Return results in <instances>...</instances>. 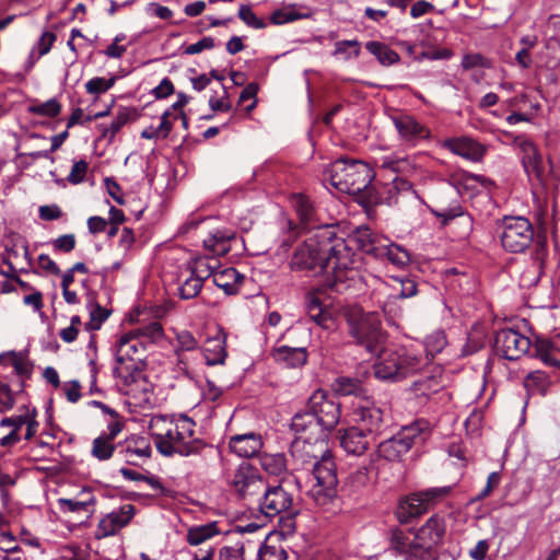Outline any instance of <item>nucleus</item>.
Masks as SVG:
<instances>
[{"label":"nucleus","mask_w":560,"mask_h":560,"mask_svg":"<svg viewBox=\"0 0 560 560\" xmlns=\"http://www.w3.org/2000/svg\"><path fill=\"white\" fill-rule=\"evenodd\" d=\"M354 254L342 237L336 235L334 225L323 224L310 231L308 236L295 249L290 267L292 270L305 271L317 276L331 269L327 285L339 292L352 272Z\"/></svg>","instance_id":"nucleus-1"},{"label":"nucleus","mask_w":560,"mask_h":560,"mask_svg":"<svg viewBox=\"0 0 560 560\" xmlns=\"http://www.w3.org/2000/svg\"><path fill=\"white\" fill-rule=\"evenodd\" d=\"M290 454L301 468H313L315 483L310 490V497L315 505L329 515L338 514L342 505L337 493L336 464L329 453L327 438L299 435L291 443Z\"/></svg>","instance_id":"nucleus-2"},{"label":"nucleus","mask_w":560,"mask_h":560,"mask_svg":"<svg viewBox=\"0 0 560 560\" xmlns=\"http://www.w3.org/2000/svg\"><path fill=\"white\" fill-rule=\"evenodd\" d=\"M195 428L196 422L185 415H156L149 423L156 450L164 456L199 454L206 443L196 436Z\"/></svg>","instance_id":"nucleus-3"},{"label":"nucleus","mask_w":560,"mask_h":560,"mask_svg":"<svg viewBox=\"0 0 560 560\" xmlns=\"http://www.w3.org/2000/svg\"><path fill=\"white\" fill-rule=\"evenodd\" d=\"M147 347L144 340H140L132 331L122 334L116 342V366L114 376L119 378L126 387L125 393L137 397L138 390L143 393V400H148L147 383L141 378L139 363L144 358Z\"/></svg>","instance_id":"nucleus-4"},{"label":"nucleus","mask_w":560,"mask_h":560,"mask_svg":"<svg viewBox=\"0 0 560 560\" xmlns=\"http://www.w3.org/2000/svg\"><path fill=\"white\" fill-rule=\"evenodd\" d=\"M397 517L401 527L393 534V545L400 553L407 556L406 560H418L420 552L419 533L412 522L418 523L420 515V495L413 493L400 500L397 508Z\"/></svg>","instance_id":"nucleus-5"},{"label":"nucleus","mask_w":560,"mask_h":560,"mask_svg":"<svg viewBox=\"0 0 560 560\" xmlns=\"http://www.w3.org/2000/svg\"><path fill=\"white\" fill-rule=\"evenodd\" d=\"M419 434L420 428L417 423H412L410 427L402 428L395 436L380 443L376 453L371 459V471L386 480L388 478L387 468H389V465L399 463L402 459L415 444Z\"/></svg>","instance_id":"nucleus-6"},{"label":"nucleus","mask_w":560,"mask_h":560,"mask_svg":"<svg viewBox=\"0 0 560 560\" xmlns=\"http://www.w3.org/2000/svg\"><path fill=\"white\" fill-rule=\"evenodd\" d=\"M345 318L348 332L354 341L363 346L369 352H376L385 338L380 314L364 312L362 307L353 305L345 310Z\"/></svg>","instance_id":"nucleus-7"},{"label":"nucleus","mask_w":560,"mask_h":560,"mask_svg":"<svg viewBox=\"0 0 560 560\" xmlns=\"http://www.w3.org/2000/svg\"><path fill=\"white\" fill-rule=\"evenodd\" d=\"M327 176L339 191L358 195L371 184L372 171L361 161L339 159L329 165Z\"/></svg>","instance_id":"nucleus-8"},{"label":"nucleus","mask_w":560,"mask_h":560,"mask_svg":"<svg viewBox=\"0 0 560 560\" xmlns=\"http://www.w3.org/2000/svg\"><path fill=\"white\" fill-rule=\"evenodd\" d=\"M255 503H257L259 512L266 517L272 518L285 514L289 530L294 528L293 516L299 513V510L294 503L293 493L282 485L270 486L266 482V488H264Z\"/></svg>","instance_id":"nucleus-9"},{"label":"nucleus","mask_w":560,"mask_h":560,"mask_svg":"<svg viewBox=\"0 0 560 560\" xmlns=\"http://www.w3.org/2000/svg\"><path fill=\"white\" fill-rule=\"evenodd\" d=\"M229 485L238 498L255 503L266 488V480L256 467L242 463L231 474Z\"/></svg>","instance_id":"nucleus-10"},{"label":"nucleus","mask_w":560,"mask_h":560,"mask_svg":"<svg viewBox=\"0 0 560 560\" xmlns=\"http://www.w3.org/2000/svg\"><path fill=\"white\" fill-rule=\"evenodd\" d=\"M534 242V228L524 217H510L503 221L501 243L511 253H523Z\"/></svg>","instance_id":"nucleus-11"},{"label":"nucleus","mask_w":560,"mask_h":560,"mask_svg":"<svg viewBox=\"0 0 560 560\" xmlns=\"http://www.w3.org/2000/svg\"><path fill=\"white\" fill-rule=\"evenodd\" d=\"M431 212L441 220V226L450 221L464 215V208L460 203L459 191L448 183H442L430 205H427Z\"/></svg>","instance_id":"nucleus-12"},{"label":"nucleus","mask_w":560,"mask_h":560,"mask_svg":"<svg viewBox=\"0 0 560 560\" xmlns=\"http://www.w3.org/2000/svg\"><path fill=\"white\" fill-rule=\"evenodd\" d=\"M418 370L417 359L402 358L396 352L383 351L374 364V375L383 381H399Z\"/></svg>","instance_id":"nucleus-13"},{"label":"nucleus","mask_w":560,"mask_h":560,"mask_svg":"<svg viewBox=\"0 0 560 560\" xmlns=\"http://www.w3.org/2000/svg\"><path fill=\"white\" fill-rule=\"evenodd\" d=\"M307 405L326 435L339 423L340 405L326 392L322 389L314 392L308 398Z\"/></svg>","instance_id":"nucleus-14"},{"label":"nucleus","mask_w":560,"mask_h":560,"mask_svg":"<svg viewBox=\"0 0 560 560\" xmlns=\"http://www.w3.org/2000/svg\"><path fill=\"white\" fill-rule=\"evenodd\" d=\"M493 347L502 358L517 360L529 351L532 342L517 330L503 328L495 334Z\"/></svg>","instance_id":"nucleus-15"},{"label":"nucleus","mask_w":560,"mask_h":560,"mask_svg":"<svg viewBox=\"0 0 560 560\" xmlns=\"http://www.w3.org/2000/svg\"><path fill=\"white\" fill-rule=\"evenodd\" d=\"M513 144L521 151V162L529 179L535 178L542 183L545 178V167L542 156L537 145L527 137L520 135L513 138Z\"/></svg>","instance_id":"nucleus-16"},{"label":"nucleus","mask_w":560,"mask_h":560,"mask_svg":"<svg viewBox=\"0 0 560 560\" xmlns=\"http://www.w3.org/2000/svg\"><path fill=\"white\" fill-rule=\"evenodd\" d=\"M151 454L150 441L144 436L131 435L117 444L116 457L128 465H142Z\"/></svg>","instance_id":"nucleus-17"},{"label":"nucleus","mask_w":560,"mask_h":560,"mask_svg":"<svg viewBox=\"0 0 560 560\" xmlns=\"http://www.w3.org/2000/svg\"><path fill=\"white\" fill-rule=\"evenodd\" d=\"M353 421L354 427H361L368 434L376 436L383 423V411L369 397H363L354 405Z\"/></svg>","instance_id":"nucleus-18"},{"label":"nucleus","mask_w":560,"mask_h":560,"mask_svg":"<svg viewBox=\"0 0 560 560\" xmlns=\"http://www.w3.org/2000/svg\"><path fill=\"white\" fill-rule=\"evenodd\" d=\"M136 514L135 505L127 503L119 509L107 513L102 517L95 530V538L103 539L116 535L120 529L126 527Z\"/></svg>","instance_id":"nucleus-19"},{"label":"nucleus","mask_w":560,"mask_h":560,"mask_svg":"<svg viewBox=\"0 0 560 560\" xmlns=\"http://www.w3.org/2000/svg\"><path fill=\"white\" fill-rule=\"evenodd\" d=\"M445 530V521L438 515L431 516L422 525V560H436L433 549L442 544Z\"/></svg>","instance_id":"nucleus-20"},{"label":"nucleus","mask_w":560,"mask_h":560,"mask_svg":"<svg viewBox=\"0 0 560 560\" xmlns=\"http://www.w3.org/2000/svg\"><path fill=\"white\" fill-rule=\"evenodd\" d=\"M444 147L452 153L471 162H480L487 148L470 137L452 138L444 141Z\"/></svg>","instance_id":"nucleus-21"},{"label":"nucleus","mask_w":560,"mask_h":560,"mask_svg":"<svg viewBox=\"0 0 560 560\" xmlns=\"http://www.w3.org/2000/svg\"><path fill=\"white\" fill-rule=\"evenodd\" d=\"M375 436L368 434L361 427H350L340 435V446L351 455L360 456L374 442Z\"/></svg>","instance_id":"nucleus-22"},{"label":"nucleus","mask_w":560,"mask_h":560,"mask_svg":"<svg viewBox=\"0 0 560 560\" xmlns=\"http://www.w3.org/2000/svg\"><path fill=\"white\" fill-rule=\"evenodd\" d=\"M264 446L259 433L248 432L230 438L229 448L240 457L250 458L257 456Z\"/></svg>","instance_id":"nucleus-23"},{"label":"nucleus","mask_w":560,"mask_h":560,"mask_svg":"<svg viewBox=\"0 0 560 560\" xmlns=\"http://www.w3.org/2000/svg\"><path fill=\"white\" fill-rule=\"evenodd\" d=\"M352 240L362 252L375 258L387 244V237L373 232L368 225L358 226L352 234Z\"/></svg>","instance_id":"nucleus-24"},{"label":"nucleus","mask_w":560,"mask_h":560,"mask_svg":"<svg viewBox=\"0 0 560 560\" xmlns=\"http://www.w3.org/2000/svg\"><path fill=\"white\" fill-rule=\"evenodd\" d=\"M95 502V497L88 489H83L73 499H58V505L62 513H77L86 520L92 516Z\"/></svg>","instance_id":"nucleus-25"},{"label":"nucleus","mask_w":560,"mask_h":560,"mask_svg":"<svg viewBox=\"0 0 560 560\" xmlns=\"http://www.w3.org/2000/svg\"><path fill=\"white\" fill-rule=\"evenodd\" d=\"M291 428L299 435L311 436L312 439L327 438L323 429L319 427L312 410H310L308 405H306L304 410L294 415L292 418Z\"/></svg>","instance_id":"nucleus-26"},{"label":"nucleus","mask_w":560,"mask_h":560,"mask_svg":"<svg viewBox=\"0 0 560 560\" xmlns=\"http://www.w3.org/2000/svg\"><path fill=\"white\" fill-rule=\"evenodd\" d=\"M271 357L287 369H298L307 362V351L304 347L279 346L272 349Z\"/></svg>","instance_id":"nucleus-27"},{"label":"nucleus","mask_w":560,"mask_h":560,"mask_svg":"<svg viewBox=\"0 0 560 560\" xmlns=\"http://www.w3.org/2000/svg\"><path fill=\"white\" fill-rule=\"evenodd\" d=\"M203 355L208 365L223 364L228 355L226 336L219 330L213 337H209L203 346Z\"/></svg>","instance_id":"nucleus-28"},{"label":"nucleus","mask_w":560,"mask_h":560,"mask_svg":"<svg viewBox=\"0 0 560 560\" xmlns=\"http://www.w3.org/2000/svg\"><path fill=\"white\" fill-rule=\"evenodd\" d=\"M23 409L25 410L23 413L7 417L0 421L1 428L7 427L11 429V431L7 435L0 439V445L2 447L9 448L20 442L21 436L19 434V431L24 425V423L28 421L27 410L30 409L26 406L23 407Z\"/></svg>","instance_id":"nucleus-29"},{"label":"nucleus","mask_w":560,"mask_h":560,"mask_svg":"<svg viewBox=\"0 0 560 560\" xmlns=\"http://www.w3.org/2000/svg\"><path fill=\"white\" fill-rule=\"evenodd\" d=\"M235 237V233L229 230H215L203 240V246L214 256H224L230 249V242Z\"/></svg>","instance_id":"nucleus-30"},{"label":"nucleus","mask_w":560,"mask_h":560,"mask_svg":"<svg viewBox=\"0 0 560 560\" xmlns=\"http://www.w3.org/2000/svg\"><path fill=\"white\" fill-rule=\"evenodd\" d=\"M243 280L244 276L232 267L219 270L213 275V283L226 294H235Z\"/></svg>","instance_id":"nucleus-31"},{"label":"nucleus","mask_w":560,"mask_h":560,"mask_svg":"<svg viewBox=\"0 0 560 560\" xmlns=\"http://www.w3.org/2000/svg\"><path fill=\"white\" fill-rule=\"evenodd\" d=\"M559 346L556 341L538 338L534 343L533 357L541 360L546 365L560 368V360L557 358Z\"/></svg>","instance_id":"nucleus-32"},{"label":"nucleus","mask_w":560,"mask_h":560,"mask_svg":"<svg viewBox=\"0 0 560 560\" xmlns=\"http://www.w3.org/2000/svg\"><path fill=\"white\" fill-rule=\"evenodd\" d=\"M383 166L399 173L400 176L417 178L419 175V163L417 154L386 160Z\"/></svg>","instance_id":"nucleus-33"},{"label":"nucleus","mask_w":560,"mask_h":560,"mask_svg":"<svg viewBox=\"0 0 560 560\" xmlns=\"http://www.w3.org/2000/svg\"><path fill=\"white\" fill-rule=\"evenodd\" d=\"M220 534L217 522L196 525L188 528L186 541L190 546H199Z\"/></svg>","instance_id":"nucleus-34"},{"label":"nucleus","mask_w":560,"mask_h":560,"mask_svg":"<svg viewBox=\"0 0 560 560\" xmlns=\"http://www.w3.org/2000/svg\"><path fill=\"white\" fill-rule=\"evenodd\" d=\"M293 205L301 224L310 231L315 230L318 225L314 224L315 210L310 198L304 195H296L294 196Z\"/></svg>","instance_id":"nucleus-35"},{"label":"nucleus","mask_w":560,"mask_h":560,"mask_svg":"<svg viewBox=\"0 0 560 560\" xmlns=\"http://www.w3.org/2000/svg\"><path fill=\"white\" fill-rule=\"evenodd\" d=\"M395 126L401 137V139L416 145L420 138V126L410 116H399L394 120Z\"/></svg>","instance_id":"nucleus-36"},{"label":"nucleus","mask_w":560,"mask_h":560,"mask_svg":"<svg viewBox=\"0 0 560 560\" xmlns=\"http://www.w3.org/2000/svg\"><path fill=\"white\" fill-rule=\"evenodd\" d=\"M365 48L383 66H392L399 61L398 54L381 42L371 40L365 44Z\"/></svg>","instance_id":"nucleus-37"},{"label":"nucleus","mask_w":560,"mask_h":560,"mask_svg":"<svg viewBox=\"0 0 560 560\" xmlns=\"http://www.w3.org/2000/svg\"><path fill=\"white\" fill-rule=\"evenodd\" d=\"M377 259L387 260L395 266L402 267L410 261L409 253L387 238V244L380 252Z\"/></svg>","instance_id":"nucleus-38"},{"label":"nucleus","mask_w":560,"mask_h":560,"mask_svg":"<svg viewBox=\"0 0 560 560\" xmlns=\"http://www.w3.org/2000/svg\"><path fill=\"white\" fill-rule=\"evenodd\" d=\"M549 385V375L544 371H533L524 378V386L530 394H540L545 396Z\"/></svg>","instance_id":"nucleus-39"},{"label":"nucleus","mask_w":560,"mask_h":560,"mask_svg":"<svg viewBox=\"0 0 560 560\" xmlns=\"http://www.w3.org/2000/svg\"><path fill=\"white\" fill-rule=\"evenodd\" d=\"M334 389L342 396L353 395L359 397V399L366 397L362 383L357 378L346 376L338 377L334 384Z\"/></svg>","instance_id":"nucleus-40"},{"label":"nucleus","mask_w":560,"mask_h":560,"mask_svg":"<svg viewBox=\"0 0 560 560\" xmlns=\"http://www.w3.org/2000/svg\"><path fill=\"white\" fill-rule=\"evenodd\" d=\"M447 343L446 334L443 329H436L433 332L427 335L424 340L427 359L431 360L436 354L441 353Z\"/></svg>","instance_id":"nucleus-41"},{"label":"nucleus","mask_w":560,"mask_h":560,"mask_svg":"<svg viewBox=\"0 0 560 560\" xmlns=\"http://www.w3.org/2000/svg\"><path fill=\"white\" fill-rule=\"evenodd\" d=\"M132 334L140 340H144V343H154L161 340L164 336L162 325L154 320L143 326L131 329Z\"/></svg>","instance_id":"nucleus-42"},{"label":"nucleus","mask_w":560,"mask_h":560,"mask_svg":"<svg viewBox=\"0 0 560 560\" xmlns=\"http://www.w3.org/2000/svg\"><path fill=\"white\" fill-rule=\"evenodd\" d=\"M117 445L113 440L98 435L92 442L91 454L98 460H107L114 455L116 456Z\"/></svg>","instance_id":"nucleus-43"},{"label":"nucleus","mask_w":560,"mask_h":560,"mask_svg":"<svg viewBox=\"0 0 560 560\" xmlns=\"http://www.w3.org/2000/svg\"><path fill=\"white\" fill-rule=\"evenodd\" d=\"M453 490L452 486L434 487L422 490V514L427 509L436 505L447 498Z\"/></svg>","instance_id":"nucleus-44"},{"label":"nucleus","mask_w":560,"mask_h":560,"mask_svg":"<svg viewBox=\"0 0 560 560\" xmlns=\"http://www.w3.org/2000/svg\"><path fill=\"white\" fill-rule=\"evenodd\" d=\"M219 267V261L211 257H201L196 259L191 273L199 278L201 281H205L209 277L213 278V275L217 273Z\"/></svg>","instance_id":"nucleus-45"},{"label":"nucleus","mask_w":560,"mask_h":560,"mask_svg":"<svg viewBox=\"0 0 560 560\" xmlns=\"http://www.w3.org/2000/svg\"><path fill=\"white\" fill-rule=\"evenodd\" d=\"M259 560H285L287 552L279 541L267 539L258 551Z\"/></svg>","instance_id":"nucleus-46"},{"label":"nucleus","mask_w":560,"mask_h":560,"mask_svg":"<svg viewBox=\"0 0 560 560\" xmlns=\"http://www.w3.org/2000/svg\"><path fill=\"white\" fill-rule=\"evenodd\" d=\"M261 465L270 475L279 476L287 468V459L283 454H265L261 457Z\"/></svg>","instance_id":"nucleus-47"},{"label":"nucleus","mask_w":560,"mask_h":560,"mask_svg":"<svg viewBox=\"0 0 560 560\" xmlns=\"http://www.w3.org/2000/svg\"><path fill=\"white\" fill-rule=\"evenodd\" d=\"M61 105L56 98H50L45 103L35 104L28 107V112L38 116L54 118L59 115Z\"/></svg>","instance_id":"nucleus-48"},{"label":"nucleus","mask_w":560,"mask_h":560,"mask_svg":"<svg viewBox=\"0 0 560 560\" xmlns=\"http://www.w3.org/2000/svg\"><path fill=\"white\" fill-rule=\"evenodd\" d=\"M12 368L14 374L21 378V388L24 387V382L31 378L33 372V365L23 357L12 353Z\"/></svg>","instance_id":"nucleus-49"},{"label":"nucleus","mask_w":560,"mask_h":560,"mask_svg":"<svg viewBox=\"0 0 560 560\" xmlns=\"http://www.w3.org/2000/svg\"><path fill=\"white\" fill-rule=\"evenodd\" d=\"M361 51V44L357 39L339 40L335 44V56H342L346 60L352 56L358 57Z\"/></svg>","instance_id":"nucleus-50"},{"label":"nucleus","mask_w":560,"mask_h":560,"mask_svg":"<svg viewBox=\"0 0 560 560\" xmlns=\"http://www.w3.org/2000/svg\"><path fill=\"white\" fill-rule=\"evenodd\" d=\"M116 82L115 77H110L109 79L95 77L89 80L85 83V90L89 94L100 95L107 92L109 89L114 86Z\"/></svg>","instance_id":"nucleus-51"},{"label":"nucleus","mask_w":560,"mask_h":560,"mask_svg":"<svg viewBox=\"0 0 560 560\" xmlns=\"http://www.w3.org/2000/svg\"><path fill=\"white\" fill-rule=\"evenodd\" d=\"M203 281L195 275H190L179 288V295L182 299L188 300L198 295L202 288Z\"/></svg>","instance_id":"nucleus-52"},{"label":"nucleus","mask_w":560,"mask_h":560,"mask_svg":"<svg viewBox=\"0 0 560 560\" xmlns=\"http://www.w3.org/2000/svg\"><path fill=\"white\" fill-rule=\"evenodd\" d=\"M305 14H299L294 11L293 8H282L279 10H276L271 16L270 22L275 25H281L289 22H293L300 19L305 18Z\"/></svg>","instance_id":"nucleus-53"},{"label":"nucleus","mask_w":560,"mask_h":560,"mask_svg":"<svg viewBox=\"0 0 560 560\" xmlns=\"http://www.w3.org/2000/svg\"><path fill=\"white\" fill-rule=\"evenodd\" d=\"M453 56V51L446 47H434L422 43V59L446 60Z\"/></svg>","instance_id":"nucleus-54"},{"label":"nucleus","mask_w":560,"mask_h":560,"mask_svg":"<svg viewBox=\"0 0 560 560\" xmlns=\"http://www.w3.org/2000/svg\"><path fill=\"white\" fill-rule=\"evenodd\" d=\"M77 240L74 234H63L51 241V247L56 253L68 254L75 248Z\"/></svg>","instance_id":"nucleus-55"},{"label":"nucleus","mask_w":560,"mask_h":560,"mask_svg":"<svg viewBox=\"0 0 560 560\" xmlns=\"http://www.w3.org/2000/svg\"><path fill=\"white\" fill-rule=\"evenodd\" d=\"M238 18L253 28L259 30L267 26V23L262 19L257 18L249 5H241Z\"/></svg>","instance_id":"nucleus-56"},{"label":"nucleus","mask_w":560,"mask_h":560,"mask_svg":"<svg viewBox=\"0 0 560 560\" xmlns=\"http://www.w3.org/2000/svg\"><path fill=\"white\" fill-rule=\"evenodd\" d=\"M89 164L85 160L74 161L67 180L72 185L82 183L86 176Z\"/></svg>","instance_id":"nucleus-57"},{"label":"nucleus","mask_w":560,"mask_h":560,"mask_svg":"<svg viewBox=\"0 0 560 560\" xmlns=\"http://www.w3.org/2000/svg\"><path fill=\"white\" fill-rule=\"evenodd\" d=\"M177 351H192L198 349V341L188 330L179 331L176 336Z\"/></svg>","instance_id":"nucleus-58"},{"label":"nucleus","mask_w":560,"mask_h":560,"mask_svg":"<svg viewBox=\"0 0 560 560\" xmlns=\"http://www.w3.org/2000/svg\"><path fill=\"white\" fill-rule=\"evenodd\" d=\"M220 560H244V545L236 542L232 546H224L219 552Z\"/></svg>","instance_id":"nucleus-59"},{"label":"nucleus","mask_w":560,"mask_h":560,"mask_svg":"<svg viewBox=\"0 0 560 560\" xmlns=\"http://www.w3.org/2000/svg\"><path fill=\"white\" fill-rule=\"evenodd\" d=\"M131 116V110L129 108H120L112 121L110 129L112 135L109 136V141H113L117 132L129 121Z\"/></svg>","instance_id":"nucleus-60"},{"label":"nucleus","mask_w":560,"mask_h":560,"mask_svg":"<svg viewBox=\"0 0 560 560\" xmlns=\"http://www.w3.org/2000/svg\"><path fill=\"white\" fill-rule=\"evenodd\" d=\"M215 46L214 39L210 36L202 37L195 44H190L184 48L186 55H197L207 49H212Z\"/></svg>","instance_id":"nucleus-61"},{"label":"nucleus","mask_w":560,"mask_h":560,"mask_svg":"<svg viewBox=\"0 0 560 560\" xmlns=\"http://www.w3.org/2000/svg\"><path fill=\"white\" fill-rule=\"evenodd\" d=\"M38 215L44 221H54L59 220L63 215V212L61 208L56 203L44 205L39 207Z\"/></svg>","instance_id":"nucleus-62"},{"label":"nucleus","mask_w":560,"mask_h":560,"mask_svg":"<svg viewBox=\"0 0 560 560\" xmlns=\"http://www.w3.org/2000/svg\"><path fill=\"white\" fill-rule=\"evenodd\" d=\"M533 243L534 250L532 254V258L539 268H542L548 255L547 243L545 240H537L536 242Z\"/></svg>","instance_id":"nucleus-63"},{"label":"nucleus","mask_w":560,"mask_h":560,"mask_svg":"<svg viewBox=\"0 0 560 560\" xmlns=\"http://www.w3.org/2000/svg\"><path fill=\"white\" fill-rule=\"evenodd\" d=\"M55 40V33L46 31L42 34L36 45V48L38 50V58L50 51Z\"/></svg>","instance_id":"nucleus-64"}]
</instances>
